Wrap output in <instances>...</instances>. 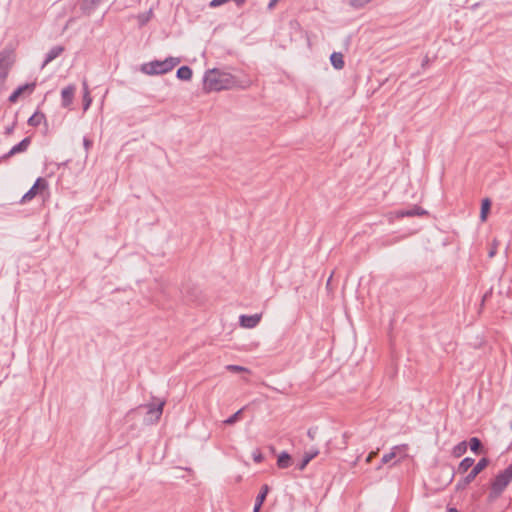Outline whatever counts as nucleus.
I'll use <instances>...</instances> for the list:
<instances>
[{
    "mask_svg": "<svg viewBox=\"0 0 512 512\" xmlns=\"http://www.w3.org/2000/svg\"><path fill=\"white\" fill-rule=\"evenodd\" d=\"M99 2L100 0H83L82 10L89 14Z\"/></svg>",
    "mask_w": 512,
    "mask_h": 512,
    "instance_id": "obj_24",
    "label": "nucleus"
},
{
    "mask_svg": "<svg viewBox=\"0 0 512 512\" xmlns=\"http://www.w3.org/2000/svg\"><path fill=\"white\" fill-rule=\"evenodd\" d=\"M474 464V459L470 457L464 458L459 466H458V472L459 473H466Z\"/></svg>",
    "mask_w": 512,
    "mask_h": 512,
    "instance_id": "obj_21",
    "label": "nucleus"
},
{
    "mask_svg": "<svg viewBox=\"0 0 512 512\" xmlns=\"http://www.w3.org/2000/svg\"><path fill=\"white\" fill-rule=\"evenodd\" d=\"M269 492V487L268 485H263L261 487V491L260 493L258 494V496L256 497V501H255V505H254V509L255 510H260L261 509V506L263 505L265 499H266V496Z\"/></svg>",
    "mask_w": 512,
    "mask_h": 512,
    "instance_id": "obj_15",
    "label": "nucleus"
},
{
    "mask_svg": "<svg viewBox=\"0 0 512 512\" xmlns=\"http://www.w3.org/2000/svg\"><path fill=\"white\" fill-rule=\"evenodd\" d=\"M512 481V464L509 465L503 472L498 474L492 482L491 489L492 495L498 497L508 484Z\"/></svg>",
    "mask_w": 512,
    "mask_h": 512,
    "instance_id": "obj_4",
    "label": "nucleus"
},
{
    "mask_svg": "<svg viewBox=\"0 0 512 512\" xmlns=\"http://www.w3.org/2000/svg\"><path fill=\"white\" fill-rule=\"evenodd\" d=\"M74 93H75L74 85H69L62 90L61 97H62L63 106L68 107L72 103L73 98H74Z\"/></svg>",
    "mask_w": 512,
    "mask_h": 512,
    "instance_id": "obj_10",
    "label": "nucleus"
},
{
    "mask_svg": "<svg viewBox=\"0 0 512 512\" xmlns=\"http://www.w3.org/2000/svg\"><path fill=\"white\" fill-rule=\"evenodd\" d=\"M45 117L42 113L36 112L34 113L28 120L29 125L31 126H39L43 121Z\"/></svg>",
    "mask_w": 512,
    "mask_h": 512,
    "instance_id": "obj_23",
    "label": "nucleus"
},
{
    "mask_svg": "<svg viewBox=\"0 0 512 512\" xmlns=\"http://www.w3.org/2000/svg\"><path fill=\"white\" fill-rule=\"evenodd\" d=\"M152 16H153L152 9H150L147 12H144L142 14H139L137 16V19H138V22H139L140 26H143L147 22H149V20L152 18Z\"/></svg>",
    "mask_w": 512,
    "mask_h": 512,
    "instance_id": "obj_25",
    "label": "nucleus"
},
{
    "mask_svg": "<svg viewBox=\"0 0 512 512\" xmlns=\"http://www.w3.org/2000/svg\"><path fill=\"white\" fill-rule=\"evenodd\" d=\"M510 428L512 429V422L510 423Z\"/></svg>",
    "mask_w": 512,
    "mask_h": 512,
    "instance_id": "obj_39",
    "label": "nucleus"
},
{
    "mask_svg": "<svg viewBox=\"0 0 512 512\" xmlns=\"http://www.w3.org/2000/svg\"><path fill=\"white\" fill-rule=\"evenodd\" d=\"M177 77L180 80L188 81L192 78V70L188 66H181L177 70Z\"/></svg>",
    "mask_w": 512,
    "mask_h": 512,
    "instance_id": "obj_19",
    "label": "nucleus"
},
{
    "mask_svg": "<svg viewBox=\"0 0 512 512\" xmlns=\"http://www.w3.org/2000/svg\"><path fill=\"white\" fill-rule=\"evenodd\" d=\"M164 405H165L164 401H159L157 404H149L147 406L148 407V411H147L148 419L147 420L151 423L157 422L163 413Z\"/></svg>",
    "mask_w": 512,
    "mask_h": 512,
    "instance_id": "obj_8",
    "label": "nucleus"
},
{
    "mask_svg": "<svg viewBox=\"0 0 512 512\" xmlns=\"http://www.w3.org/2000/svg\"><path fill=\"white\" fill-rule=\"evenodd\" d=\"M15 63L13 49L5 48L0 52V91L3 89L11 68Z\"/></svg>",
    "mask_w": 512,
    "mask_h": 512,
    "instance_id": "obj_3",
    "label": "nucleus"
},
{
    "mask_svg": "<svg viewBox=\"0 0 512 512\" xmlns=\"http://www.w3.org/2000/svg\"><path fill=\"white\" fill-rule=\"evenodd\" d=\"M447 512H459L456 508H449Z\"/></svg>",
    "mask_w": 512,
    "mask_h": 512,
    "instance_id": "obj_37",
    "label": "nucleus"
},
{
    "mask_svg": "<svg viewBox=\"0 0 512 512\" xmlns=\"http://www.w3.org/2000/svg\"><path fill=\"white\" fill-rule=\"evenodd\" d=\"M426 214H427L426 210L422 209L421 207L415 206L414 208L409 209V210L399 211V212H397L396 215H397V217L402 218V217L423 216Z\"/></svg>",
    "mask_w": 512,
    "mask_h": 512,
    "instance_id": "obj_12",
    "label": "nucleus"
},
{
    "mask_svg": "<svg viewBox=\"0 0 512 512\" xmlns=\"http://www.w3.org/2000/svg\"><path fill=\"white\" fill-rule=\"evenodd\" d=\"M227 369L231 372H235V373H238V372H247L248 369L243 367V366H238V365H228L227 366Z\"/></svg>",
    "mask_w": 512,
    "mask_h": 512,
    "instance_id": "obj_31",
    "label": "nucleus"
},
{
    "mask_svg": "<svg viewBox=\"0 0 512 512\" xmlns=\"http://www.w3.org/2000/svg\"><path fill=\"white\" fill-rule=\"evenodd\" d=\"M83 109L84 111L88 110V108L90 107L91 103H92V97L90 95V93H84L83 95Z\"/></svg>",
    "mask_w": 512,
    "mask_h": 512,
    "instance_id": "obj_29",
    "label": "nucleus"
},
{
    "mask_svg": "<svg viewBox=\"0 0 512 512\" xmlns=\"http://www.w3.org/2000/svg\"><path fill=\"white\" fill-rule=\"evenodd\" d=\"M252 457L256 463H261L264 460V456L259 449H256L252 452Z\"/></svg>",
    "mask_w": 512,
    "mask_h": 512,
    "instance_id": "obj_30",
    "label": "nucleus"
},
{
    "mask_svg": "<svg viewBox=\"0 0 512 512\" xmlns=\"http://www.w3.org/2000/svg\"><path fill=\"white\" fill-rule=\"evenodd\" d=\"M487 465L488 459L482 458L479 460V462L472 468L470 473L457 483L456 489H465L476 478V476L487 467Z\"/></svg>",
    "mask_w": 512,
    "mask_h": 512,
    "instance_id": "obj_5",
    "label": "nucleus"
},
{
    "mask_svg": "<svg viewBox=\"0 0 512 512\" xmlns=\"http://www.w3.org/2000/svg\"><path fill=\"white\" fill-rule=\"evenodd\" d=\"M253 512H260V510H255V509H253Z\"/></svg>",
    "mask_w": 512,
    "mask_h": 512,
    "instance_id": "obj_38",
    "label": "nucleus"
},
{
    "mask_svg": "<svg viewBox=\"0 0 512 512\" xmlns=\"http://www.w3.org/2000/svg\"><path fill=\"white\" fill-rule=\"evenodd\" d=\"M376 454H377V452H375V451L370 452L366 458V463H370L372 461V459L376 456Z\"/></svg>",
    "mask_w": 512,
    "mask_h": 512,
    "instance_id": "obj_34",
    "label": "nucleus"
},
{
    "mask_svg": "<svg viewBox=\"0 0 512 512\" xmlns=\"http://www.w3.org/2000/svg\"><path fill=\"white\" fill-rule=\"evenodd\" d=\"M491 208V201L488 198H485L481 202V211H480V219L482 222H485L487 220L489 211Z\"/></svg>",
    "mask_w": 512,
    "mask_h": 512,
    "instance_id": "obj_18",
    "label": "nucleus"
},
{
    "mask_svg": "<svg viewBox=\"0 0 512 512\" xmlns=\"http://www.w3.org/2000/svg\"><path fill=\"white\" fill-rule=\"evenodd\" d=\"M82 86H83V94H84V93H90V91H89V87H88V83H87V81H86V80H84V81L82 82Z\"/></svg>",
    "mask_w": 512,
    "mask_h": 512,
    "instance_id": "obj_35",
    "label": "nucleus"
},
{
    "mask_svg": "<svg viewBox=\"0 0 512 512\" xmlns=\"http://www.w3.org/2000/svg\"><path fill=\"white\" fill-rule=\"evenodd\" d=\"M234 85V77L229 73L211 69L204 75V90L207 92L230 89Z\"/></svg>",
    "mask_w": 512,
    "mask_h": 512,
    "instance_id": "obj_1",
    "label": "nucleus"
},
{
    "mask_svg": "<svg viewBox=\"0 0 512 512\" xmlns=\"http://www.w3.org/2000/svg\"><path fill=\"white\" fill-rule=\"evenodd\" d=\"M181 59L178 57H168L164 60H154L141 65L140 70L147 75H159L172 71Z\"/></svg>",
    "mask_w": 512,
    "mask_h": 512,
    "instance_id": "obj_2",
    "label": "nucleus"
},
{
    "mask_svg": "<svg viewBox=\"0 0 512 512\" xmlns=\"http://www.w3.org/2000/svg\"><path fill=\"white\" fill-rule=\"evenodd\" d=\"M64 51L63 46H54L49 50V52L46 55L45 61L43 63V66L47 65L51 61H53L55 58H57L61 53Z\"/></svg>",
    "mask_w": 512,
    "mask_h": 512,
    "instance_id": "obj_13",
    "label": "nucleus"
},
{
    "mask_svg": "<svg viewBox=\"0 0 512 512\" xmlns=\"http://www.w3.org/2000/svg\"><path fill=\"white\" fill-rule=\"evenodd\" d=\"M83 145H84L85 150L88 151L92 145V142L89 139L84 138Z\"/></svg>",
    "mask_w": 512,
    "mask_h": 512,
    "instance_id": "obj_33",
    "label": "nucleus"
},
{
    "mask_svg": "<svg viewBox=\"0 0 512 512\" xmlns=\"http://www.w3.org/2000/svg\"><path fill=\"white\" fill-rule=\"evenodd\" d=\"M279 0H271L268 4V8L272 9Z\"/></svg>",
    "mask_w": 512,
    "mask_h": 512,
    "instance_id": "obj_36",
    "label": "nucleus"
},
{
    "mask_svg": "<svg viewBox=\"0 0 512 512\" xmlns=\"http://www.w3.org/2000/svg\"><path fill=\"white\" fill-rule=\"evenodd\" d=\"M291 465V456L287 452H281L278 455L277 466L281 469L288 468Z\"/></svg>",
    "mask_w": 512,
    "mask_h": 512,
    "instance_id": "obj_17",
    "label": "nucleus"
},
{
    "mask_svg": "<svg viewBox=\"0 0 512 512\" xmlns=\"http://www.w3.org/2000/svg\"><path fill=\"white\" fill-rule=\"evenodd\" d=\"M242 411H243V409H240L237 412H235L232 416H230L229 418L224 420L223 424L233 425L234 423H236L240 419V415H241Z\"/></svg>",
    "mask_w": 512,
    "mask_h": 512,
    "instance_id": "obj_27",
    "label": "nucleus"
},
{
    "mask_svg": "<svg viewBox=\"0 0 512 512\" xmlns=\"http://www.w3.org/2000/svg\"><path fill=\"white\" fill-rule=\"evenodd\" d=\"M467 450V443L465 441H462L460 442L459 444H457L453 450H452V455L456 458L462 456Z\"/></svg>",
    "mask_w": 512,
    "mask_h": 512,
    "instance_id": "obj_22",
    "label": "nucleus"
},
{
    "mask_svg": "<svg viewBox=\"0 0 512 512\" xmlns=\"http://www.w3.org/2000/svg\"><path fill=\"white\" fill-rule=\"evenodd\" d=\"M497 245H498V241H497L496 239H495V240H493L492 247H491V249H490V251H489V253H488V256H489L490 258H492V257H494V256H495V254H496V252H497Z\"/></svg>",
    "mask_w": 512,
    "mask_h": 512,
    "instance_id": "obj_32",
    "label": "nucleus"
},
{
    "mask_svg": "<svg viewBox=\"0 0 512 512\" xmlns=\"http://www.w3.org/2000/svg\"><path fill=\"white\" fill-rule=\"evenodd\" d=\"M262 319V314H254V315H241L239 317L240 326L246 329H252L256 327Z\"/></svg>",
    "mask_w": 512,
    "mask_h": 512,
    "instance_id": "obj_9",
    "label": "nucleus"
},
{
    "mask_svg": "<svg viewBox=\"0 0 512 512\" xmlns=\"http://www.w3.org/2000/svg\"><path fill=\"white\" fill-rule=\"evenodd\" d=\"M318 450H313L306 453L303 457L302 462L299 464V470H304L308 463L318 455Z\"/></svg>",
    "mask_w": 512,
    "mask_h": 512,
    "instance_id": "obj_20",
    "label": "nucleus"
},
{
    "mask_svg": "<svg viewBox=\"0 0 512 512\" xmlns=\"http://www.w3.org/2000/svg\"><path fill=\"white\" fill-rule=\"evenodd\" d=\"M47 188V182L43 178H38L30 190L22 197V202L30 201L33 199L39 191H43Z\"/></svg>",
    "mask_w": 512,
    "mask_h": 512,
    "instance_id": "obj_7",
    "label": "nucleus"
},
{
    "mask_svg": "<svg viewBox=\"0 0 512 512\" xmlns=\"http://www.w3.org/2000/svg\"><path fill=\"white\" fill-rule=\"evenodd\" d=\"M470 449L473 451V452H477L479 450V448L481 447V442L478 438L476 437H473L470 439Z\"/></svg>",
    "mask_w": 512,
    "mask_h": 512,
    "instance_id": "obj_28",
    "label": "nucleus"
},
{
    "mask_svg": "<svg viewBox=\"0 0 512 512\" xmlns=\"http://www.w3.org/2000/svg\"><path fill=\"white\" fill-rule=\"evenodd\" d=\"M371 1L372 0H348V4L354 9H361Z\"/></svg>",
    "mask_w": 512,
    "mask_h": 512,
    "instance_id": "obj_26",
    "label": "nucleus"
},
{
    "mask_svg": "<svg viewBox=\"0 0 512 512\" xmlns=\"http://www.w3.org/2000/svg\"><path fill=\"white\" fill-rule=\"evenodd\" d=\"M407 457V445H397L394 446L391 451L387 454H384L382 457V464H387L394 458H398V461H401Z\"/></svg>",
    "mask_w": 512,
    "mask_h": 512,
    "instance_id": "obj_6",
    "label": "nucleus"
},
{
    "mask_svg": "<svg viewBox=\"0 0 512 512\" xmlns=\"http://www.w3.org/2000/svg\"><path fill=\"white\" fill-rule=\"evenodd\" d=\"M35 84H25L18 87L9 97V101L11 103H15L18 98L26 91L32 92L34 90Z\"/></svg>",
    "mask_w": 512,
    "mask_h": 512,
    "instance_id": "obj_11",
    "label": "nucleus"
},
{
    "mask_svg": "<svg viewBox=\"0 0 512 512\" xmlns=\"http://www.w3.org/2000/svg\"><path fill=\"white\" fill-rule=\"evenodd\" d=\"M29 144H30V139L29 138L23 139L20 143H18L17 145L12 147V149L7 154V157H10V156L15 155L17 153L26 151L28 146H29Z\"/></svg>",
    "mask_w": 512,
    "mask_h": 512,
    "instance_id": "obj_14",
    "label": "nucleus"
},
{
    "mask_svg": "<svg viewBox=\"0 0 512 512\" xmlns=\"http://www.w3.org/2000/svg\"><path fill=\"white\" fill-rule=\"evenodd\" d=\"M330 61L335 69H342L344 67L343 55L340 52H333L330 56Z\"/></svg>",
    "mask_w": 512,
    "mask_h": 512,
    "instance_id": "obj_16",
    "label": "nucleus"
}]
</instances>
